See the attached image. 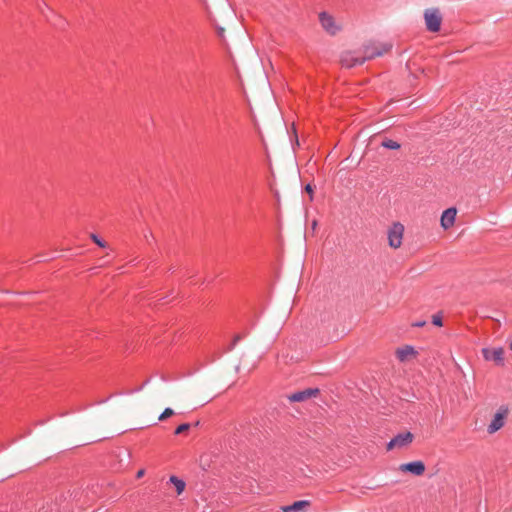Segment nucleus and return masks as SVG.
<instances>
[{"instance_id":"nucleus-1","label":"nucleus","mask_w":512,"mask_h":512,"mask_svg":"<svg viewBox=\"0 0 512 512\" xmlns=\"http://www.w3.org/2000/svg\"><path fill=\"white\" fill-rule=\"evenodd\" d=\"M319 22L323 30L330 36L337 35L343 29L341 21L327 12L319 13Z\"/></svg>"},{"instance_id":"nucleus-2","label":"nucleus","mask_w":512,"mask_h":512,"mask_svg":"<svg viewBox=\"0 0 512 512\" xmlns=\"http://www.w3.org/2000/svg\"><path fill=\"white\" fill-rule=\"evenodd\" d=\"M425 25L428 31H440L442 24V14L438 8H428L424 11Z\"/></svg>"},{"instance_id":"nucleus-3","label":"nucleus","mask_w":512,"mask_h":512,"mask_svg":"<svg viewBox=\"0 0 512 512\" xmlns=\"http://www.w3.org/2000/svg\"><path fill=\"white\" fill-rule=\"evenodd\" d=\"M404 225L400 222H394L389 227L387 236H388V245L393 249H398L402 245L403 236H404Z\"/></svg>"},{"instance_id":"nucleus-4","label":"nucleus","mask_w":512,"mask_h":512,"mask_svg":"<svg viewBox=\"0 0 512 512\" xmlns=\"http://www.w3.org/2000/svg\"><path fill=\"white\" fill-rule=\"evenodd\" d=\"M508 415L509 409L507 407L501 406L493 415L491 422L487 426V432L489 434H494L501 428H503L508 418Z\"/></svg>"},{"instance_id":"nucleus-5","label":"nucleus","mask_w":512,"mask_h":512,"mask_svg":"<svg viewBox=\"0 0 512 512\" xmlns=\"http://www.w3.org/2000/svg\"><path fill=\"white\" fill-rule=\"evenodd\" d=\"M392 49V43H372L364 48V60H370L377 56H382Z\"/></svg>"},{"instance_id":"nucleus-6","label":"nucleus","mask_w":512,"mask_h":512,"mask_svg":"<svg viewBox=\"0 0 512 512\" xmlns=\"http://www.w3.org/2000/svg\"><path fill=\"white\" fill-rule=\"evenodd\" d=\"M414 439V435L411 432H403L396 435L387 444V450L403 449L408 447Z\"/></svg>"},{"instance_id":"nucleus-7","label":"nucleus","mask_w":512,"mask_h":512,"mask_svg":"<svg viewBox=\"0 0 512 512\" xmlns=\"http://www.w3.org/2000/svg\"><path fill=\"white\" fill-rule=\"evenodd\" d=\"M425 464L424 462L417 460L409 463L400 464L398 467V471L403 473H411L415 476H421L425 472Z\"/></svg>"},{"instance_id":"nucleus-8","label":"nucleus","mask_w":512,"mask_h":512,"mask_svg":"<svg viewBox=\"0 0 512 512\" xmlns=\"http://www.w3.org/2000/svg\"><path fill=\"white\" fill-rule=\"evenodd\" d=\"M482 355L487 361H494L497 365H504V349L502 347L497 348H483Z\"/></svg>"},{"instance_id":"nucleus-9","label":"nucleus","mask_w":512,"mask_h":512,"mask_svg":"<svg viewBox=\"0 0 512 512\" xmlns=\"http://www.w3.org/2000/svg\"><path fill=\"white\" fill-rule=\"evenodd\" d=\"M395 355L400 362H409L418 356V352L413 346L404 345L396 349Z\"/></svg>"},{"instance_id":"nucleus-10","label":"nucleus","mask_w":512,"mask_h":512,"mask_svg":"<svg viewBox=\"0 0 512 512\" xmlns=\"http://www.w3.org/2000/svg\"><path fill=\"white\" fill-rule=\"evenodd\" d=\"M318 393H319V390L317 388H315V389L309 388V389H306L303 391L293 393L288 398L291 402H302V401H305L312 397H316L318 395Z\"/></svg>"},{"instance_id":"nucleus-11","label":"nucleus","mask_w":512,"mask_h":512,"mask_svg":"<svg viewBox=\"0 0 512 512\" xmlns=\"http://www.w3.org/2000/svg\"><path fill=\"white\" fill-rule=\"evenodd\" d=\"M457 210L456 208H448L446 209L441 216V226L443 229L447 230L451 228L456 219Z\"/></svg>"},{"instance_id":"nucleus-12","label":"nucleus","mask_w":512,"mask_h":512,"mask_svg":"<svg viewBox=\"0 0 512 512\" xmlns=\"http://www.w3.org/2000/svg\"><path fill=\"white\" fill-rule=\"evenodd\" d=\"M365 62L364 57H354L350 52H346L341 56V64L344 67L351 68L356 65H361Z\"/></svg>"},{"instance_id":"nucleus-13","label":"nucleus","mask_w":512,"mask_h":512,"mask_svg":"<svg viewBox=\"0 0 512 512\" xmlns=\"http://www.w3.org/2000/svg\"><path fill=\"white\" fill-rule=\"evenodd\" d=\"M310 506V502L307 500L296 501L291 505L282 506L281 510L283 512H301L304 511L307 507Z\"/></svg>"},{"instance_id":"nucleus-14","label":"nucleus","mask_w":512,"mask_h":512,"mask_svg":"<svg viewBox=\"0 0 512 512\" xmlns=\"http://www.w3.org/2000/svg\"><path fill=\"white\" fill-rule=\"evenodd\" d=\"M169 480L175 486L177 494L180 495L185 489V482L176 476H171Z\"/></svg>"},{"instance_id":"nucleus-15","label":"nucleus","mask_w":512,"mask_h":512,"mask_svg":"<svg viewBox=\"0 0 512 512\" xmlns=\"http://www.w3.org/2000/svg\"><path fill=\"white\" fill-rule=\"evenodd\" d=\"M382 146L387 149H393V150H397L400 148V144L391 139H387V140L383 141Z\"/></svg>"},{"instance_id":"nucleus-16","label":"nucleus","mask_w":512,"mask_h":512,"mask_svg":"<svg viewBox=\"0 0 512 512\" xmlns=\"http://www.w3.org/2000/svg\"><path fill=\"white\" fill-rule=\"evenodd\" d=\"M175 414L172 408H165L164 411L159 415V421H165Z\"/></svg>"},{"instance_id":"nucleus-17","label":"nucleus","mask_w":512,"mask_h":512,"mask_svg":"<svg viewBox=\"0 0 512 512\" xmlns=\"http://www.w3.org/2000/svg\"><path fill=\"white\" fill-rule=\"evenodd\" d=\"M90 238L99 247H101V248L107 247V243L105 241L101 240L96 234H91Z\"/></svg>"},{"instance_id":"nucleus-18","label":"nucleus","mask_w":512,"mask_h":512,"mask_svg":"<svg viewBox=\"0 0 512 512\" xmlns=\"http://www.w3.org/2000/svg\"><path fill=\"white\" fill-rule=\"evenodd\" d=\"M189 428H190V424H188V423L181 424V425H179V426L176 428V430H175V434H176V435L182 434V433H184V432L188 431V430H189Z\"/></svg>"},{"instance_id":"nucleus-19","label":"nucleus","mask_w":512,"mask_h":512,"mask_svg":"<svg viewBox=\"0 0 512 512\" xmlns=\"http://www.w3.org/2000/svg\"><path fill=\"white\" fill-rule=\"evenodd\" d=\"M432 323L438 327H441L443 325L442 317L439 314L432 315Z\"/></svg>"},{"instance_id":"nucleus-20","label":"nucleus","mask_w":512,"mask_h":512,"mask_svg":"<svg viewBox=\"0 0 512 512\" xmlns=\"http://www.w3.org/2000/svg\"><path fill=\"white\" fill-rule=\"evenodd\" d=\"M242 339V336L240 334H236L234 335L233 339H232V343L231 345L229 346L228 350L231 351L234 349V347L237 345V343Z\"/></svg>"},{"instance_id":"nucleus-21","label":"nucleus","mask_w":512,"mask_h":512,"mask_svg":"<svg viewBox=\"0 0 512 512\" xmlns=\"http://www.w3.org/2000/svg\"><path fill=\"white\" fill-rule=\"evenodd\" d=\"M305 190L307 193H309L310 195H312L313 193V188L310 184H307L306 187H305Z\"/></svg>"},{"instance_id":"nucleus-22","label":"nucleus","mask_w":512,"mask_h":512,"mask_svg":"<svg viewBox=\"0 0 512 512\" xmlns=\"http://www.w3.org/2000/svg\"><path fill=\"white\" fill-rule=\"evenodd\" d=\"M144 474H145V470H144V469H141V470H139V471L137 472V475H136V476H137V478H141V477H143V476H144Z\"/></svg>"},{"instance_id":"nucleus-23","label":"nucleus","mask_w":512,"mask_h":512,"mask_svg":"<svg viewBox=\"0 0 512 512\" xmlns=\"http://www.w3.org/2000/svg\"><path fill=\"white\" fill-rule=\"evenodd\" d=\"M425 324H426V322H425V321H420V322L414 323V324H413V326H416V327H423Z\"/></svg>"},{"instance_id":"nucleus-24","label":"nucleus","mask_w":512,"mask_h":512,"mask_svg":"<svg viewBox=\"0 0 512 512\" xmlns=\"http://www.w3.org/2000/svg\"><path fill=\"white\" fill-rule=\"evenodd\" d=\"M152 237V232H149V235H145V238L148 240V238Z\"/></svg>"},{"instance_id":"nucleus-25","label":"nucleus","mask_w":512,"mask_h":512,"mask_svg":"<svg viewBox=\"0 0 512 512\" xmlns=\"http://www.w3.org/2000/svg\"><path fill=\"white\" fill-rule=\"evenodd\" d=\"M152 237V232H149V235H145V238L148 240V238Z\"/></svg>"},{"instance_id":"nucleus-26","label":"nucleus","mask_w":512,"mask_h":512,"mask_svg":"<svg viewBox=\"0 0 512 512\" xmlns=\"http://www.w3.org/2000/svg\"><path fill=\"white\" fill-rule=\"evenodd\" d=\"M152 237V232H149V235H145V238L148 240V238Z\"/></svg>"},{"instance_id":"nucleus-27","label":"nucleus","mask_w":512,"mask_h":512,"mask_svg":"<svg viewBox=\"0 0 512 512\" xmlns=\"http://www.w3.org/2000/svg\"><path fill=\"white\" fill-rule=\"evenodd\" d=\"M316 225H317V222H316V221H314V222H313V224H312V227H313V228H315V227H316Z\"/></svg>"},{"instance_id":"nucleus-28","label":"nucleus","mask_w":512,"mask_h":512,"mask_svg":"<svg viewBox=\"0 0 512 512\" xmlns=\"http://www.w3.org/2000/svg\"><path fill=\"white\" fill-rule=\"evenodd\" d=\"M509 347H510V349L512 350V342L510 343Z\"/></svg>"}]
</instances>
